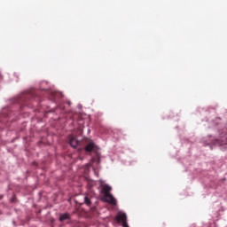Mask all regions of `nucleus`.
<instances>
[{
	"instance_id": "423d86ee",
	"label": "nucleus",
	"mask_w": 227,
	"mask_h": 227,
	"mask_svg": "<svg viewBox=\"0 0 227 227\" xmlns=\"http://www.w3.org/2000/svg\"><path fill=\"white\" fill-rule=\"evenodd\" d=\"M84 203H86L88 205V207H90V205H91V195H90V194L85 195Z\"/></svg>"
},
{
	"instance_id": "39448f33",
	"label": "nucleus",
	"mask_w": 227,
	"mask_h": 227,
	"mask_svg": "<svg viewBox=\"0 0 227 227\" xmlns=\"http://www.w3.org/2000/svg\"><path fill=\"white\" fill-rule=\"evenodd\" d=\"M94 148H95V144L90 143L85 146V152H93Z\"/></svg>"
},
{
	"instance_id": "0eeeda50",
	"label": "nucleus",
	"mask_w": 227,
	"mask_h": 227,
	"mask_svg": "<svg viewBox=\"0 0 227 227\" xmlns=\"http://www.w3.org/2000/svg\"><path fill=\"white\" fill-rule=\"evenodd\" d=\"M96 184L97 183H95V181H88V187L90 189H91V187H95Z\"/></svg>"
},
{
	"instance_id": "f257e3e1",
	"label": "nucleus",
	"mask_w": 227,
	"mask_h": 227,
	"mask_svg": "<svg viewBox=\"0 0 227 227\" xmlns=\"http://www.w3.org/2000/svg\"><path fill=\"white\" fill-rule=\"evenodd\" d=\"M102 187V192L105 194V200L106 203H110V205H116V199L111 194V186L108 184H103Z\"/></svg>"
},
{
	"instance_id": "20e7f679",
	"label": "nucleus",
	"mask_w": 227,
	"mask_h": 227,
	"mask_svg": "<svg viewBox=\"0 0 227 227\" xmlns=\"http://www.w3.org/2000/svg\"><path fill=\"white\" fill-rule=\"evenodd\" d=\"M68 219H70V215L68 213H65L59 216L60 223H63V221H67Z\"/></svg>"
},
{
	"instance_id": "f03ea898",
	"label": "nucleus",
	"mask_w": 227,
	"mask_h": 227,
	"mask_svg": "<svg viewBox=\"0 0 227 227\" xmlns=\"http://www.w3.org/2000/svg\"><path fill=\"white\" fill-rule=\"evenodd\" d=\"M115 219L117 223H122L123 227H129V223H127V214L119 212L116 215Z\"/></svg>"
},
{
	"instance_id": "7ed1b4c3",
	"label": "nucleus",
	"mask_w": 227,
	"mask_h": 227,
	"mask_svg": "<svg viewBox=\"0 0 227 227\" xmlns=\"http://www.w3.org/2000/svg\"><path fill=\"white\" fill-rule=\"evenodd\" d=\"M69 139V145L72 146V148H77V145H79V141H77V138L72 135L68 137Z\"/></svg>"
}]
</instances>
